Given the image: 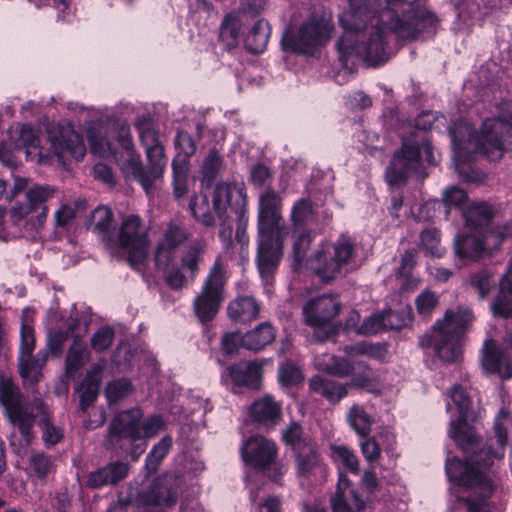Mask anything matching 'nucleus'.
I'll use <instances>...</instances> for the list:
<instances>
[{"instance_id":"obj_25","label":"nucleus","mask_w":512,"mask_h":512,"mask_svg":"<svg viewBox=\"0 0 512 512\" xmlns=\"http://www.w3.org/2000/svg\"><path fill=\"white\" fill-rule=\"evenodd\" d=\"M248 416L256 427L272 430L282 420V403L276 401L273 395L265 394L250 404Z\"/></svg>"},{"instance_id":"obj_13","label":"nucleus","mask_w":512,"mask_h":512,"mask_svg":"<svg viewBox=\"0 0 512 512\" xmlns=\"http://www.w3.org/2000/svg\"><path fill=\"white\" fill-rule=\"evenodd\" d=\"M212 205L218 219H222L226 215L227 208H230L235 213L238 220L235 238L240 244L248 242L246 232L248 224L247 195L245 188L237 184L217 183L213 190Z\"/></svg>"},{"instance_id":"obj_40","label":"nucleus","mask_w":512,"mask_h":512,"mask_svg":"<svg viewBox=\"0 0 512 512\" xmlns=\"http://www.w3.org/2000/svg\"><path fill=\"white\" fill-rule=\"evenodd\" d=\"M128 473V466L121 462L111 463L106 467L90 472L87 484L92 488H99L107 484H115Z\"/></svg>"},{"instance_id":"obj_53","label":"nucleus","mask_w":512,"mask_h":512,"mask_svg":"<svg viewBox=\"0 0 512 512\" xmlns=\"http://www.w3.org/2000/svg\"><path fill=\"white\" fill-rule=\"evenodd\" d=\"M293 242V259L296 266H301L304 262L311 243L316 237L315 230H299L292 231Z\"/></svg>"},{"instance_id":"obj_57","label":"nucleus","mask_w":512,"mask_h":512,"mask_svg":"<svg viewBox=\"0 0 512 512\" xmlns=\"http://www.w3.org/2000/svg\"><path fill=\"white\" fill-rule=\"evenodd\" d=\"M468 200L469 197L466 190L458 186H450L442 194V204L447 214L452 209L464 211L467 208Z\"/></svg>"},{"instance_id":"obj_63","label":"nucleus","mask_w":512,"mask_h":512,"mask_svg":"<svg viewBox=\"0 0 512 512\" xmlns=\"http://www.w3.org/2000/svg\"><path fill=\"white\" fill-rule=\"evenodd\" d=\"M222 166H223V158L221 157V155L219 154L217 149H215V148L211 149L203 161V165H202L203 178L207 182L213 181L217 177Z\"/></svg>"},{"instance_id":"obj_8","label":"nucleus","mask_w":512,"mask_h":512,"mask_svg":"<svg viewBox=\"0 0 512 512\" xmlns=\"http://www.w3.org/2000/svg\"><path fill=\"white\" fill-rule=\"evenodd\" d=\"M333 26L322 17L310 16L299 26L297 32L286 30L281 38L284 52L314 56L330 39Z\"/></svg>"},{"instance_id":"obj_22","label":"nucleus","mask_w":512,"mask_h":512,"mask_svg":"<svg viewBox=\"0 0 512 512\" xmlns=\"http://www.w3.org/2000/svg\"><path fill=\"white\" fill-rule=\"evenodd\" d=\"M49 141L51 149L60 164H64L69 159L80 161L86 153L82 138L71 126H61L55 130H50Z\"/></svg>"},{"instance_id":"obj_59","label":"nucleus","mask_w":512,"mask_h":512,"mask_svg":"<svg viewBox=\"0 0 512 512\" xmlns=\"http://www.w3.org/2000/svg\"><path fill=\"white\" fill-rule=\"evenodd\" d=\"M331 455L335 462L341 464L346 470L353 474H358L359 460L353 450L344 445L331 446Z\"/></svg>"},{"instance_id":"obj_38","label":"nucleus","mask_w":512,"mask_h":512,"mask_svg":"<svg viewBox=\"0 0 512 512\" xmlns=\"http://www.w3.org/2000/svg\"><path fill=\"white\" fill-rule=\"evenodd\" d=\"M275 337V328L269 322H262L242 335V346L250 351L258 352L271 344Z\"/></svg>"},{"instance_id":"obj_2","label":"nucleus","mask_w":512,"mask_h":512,"mask_svg":"<svg viewBox=\"0 0 512 512\" xmlns=\"http://www.w3.org/2000/svg\"><path fill=\"white\" fill-rule=\"evenodd\" d=\"M282 199L273 189L259 198L256 266L265 285H273L274 275L283 256L285 223Z\"/></svg>"},{"instance_id":"obj_55","label":"nucleus","mask_w":512,"mask_h":512,"mask_svg":"<svg viewBox=\"0 0 512 512\" xmlns=\"http://www.w3.org/2000/svg\"><path fill=\"white\" fill-rule=\"evenodd\" d=\"M172 172L173 196L176 200H179L188 192V162L174 158Z\"/></svg>"},{"instance_id":"obj_44","label":"nucleus","mask_w":512,"mask_h":512,"mask_svg":"<svg viewBox=\"0 0 512 512\" xmlns=\"http://www.w3.org/2000/svg\"><path fill=\"white\" fill-rule=\"evenodd\" d=\"M188 208L197 222L207 228L215 226V217L210 209L209 197L206 193L194 194L189 201Z\"/></svg>"},{"instance_id":"obj_47","label":"nucleus","mask_w":512,"mask_h":512,"mask_svg":"<svg viewBox=\"0 0 512 512\" xmlns=\"http://www.w3.org/2000/svg\"><path fill=\"white\" fill-rule=\"evenodd\" d=\"M281 439L293 453L315 442L311 437L305 435L303 426L297 421H292L282 431Z\"/></svg>"},{"instance_id":"obj_50","label":"nucleus","mask_w":512,"mask_h":512,"mask_svg":"<svg viewBox=\"0 0 512 512\" xmlns=\"http://www.w3.org/2000/svg\"><path fill=\"white\" fill-rule=\"evenodd\" d=\"M347 421L361 437H367L372 430L373 419L362 406L353 405L347 414Z\"/></svg>"},{"instance_id":"obj_27","label":"nucleus","mask_w":512,"mask_h":512,"mask_svg":"<svg viewBox=\"0 0 512 512\" xmlns=\"http://www.w3.org/2000/svg\"><path fill=\"white\" fill-rule=\"evenodd\" d=\"M178 479L170 474L156 477L149 488L142 494L147 506L173 507L178 500Z\"/></svg>"},{"instance_id":"obj_11","label":"nucleus","mask_w":512,"mask_h":512,"mask_svg":"<svg viewBox=\"0 0 512 512\" xmlns=\"http://www.w3.org/2000/svg\"><path fill=\"white\" fill-rule=\"evenodd\" d=\"M505 151H512L511 113L485 119L475 145V152L490 161L500 160Z\"/></svg>"},{"instance_id":"obj_64","label":"nucleus","mask_w":512,"mask_h":512,"mask_svg":"<svg viewBox=\"0 0 512 512\" xmlns=\"http://www.w3.org/2000/svg\"><path fill=\"white\" fill-rule=\"evenodd\" d=\"M487 236L491 244L490 254H492L501 248L505 240L512 239V221L490 228Z\"/></svg>"},{"instance_id":"obj_48","label":"nucleus","mask_w":512,"mask_h":512,"mask_svg":"<svg viewBox=\"0 0 512 512\" xmlns=\"http://www.w3.org/2000/svg\"><path fill=\"white\" fill-rule=\"evenodd\" d=\"M172 446V436L165 435L152 447L145 459V469L147 474H153L158 470L161 462L172 449Z\"/></svg>"},{"instance_id":"obj_16","label":"nucleus","mask_w":512,"mask_h":512,"mask_svg":"<svg viewBox=\"0 0 512 512\" xmlns=\"http://www.w3.org/2000/svg\"><path fill=\"white\" fill-rule=\"evenodd\" d=\"M341 304L331 296H320L308 301L303 307L305 323L314 328L313 336L319 342L334 339L337 329L331 320L339 314Z\"/></svg>"},{"instance_id":"obj_33","label":"nucleus","mask_w":512,"mask_h":512,"mask_svg":"<svg viewBox=\"0 0 512 512\" xmlns=\"http://www.w3.org/2000/svg\"><path fill=\"white\" fill-rule=\"evenodd\" d=\"M474 319L469 307H457L456 310L448 309L442 320H438L433 329H451V333L462 337Z\"/></svg>"},{"instance_id":"obj_49","label":"nucleus","mask_w":512,"mask_h":512,"mask_svg":"<svg viewBox=\"0 0 512 512\" xmlns=\"http://www.w3.org/2000/svg\"><path fill=\"white\" fill-rule=\"evenodd\" d=\"M278 383L282 388L297 387L304 381L301 368L290 360L280 362L277 370Z\"/></svg>"},{"instance_id":"obj_10","label":"nucleus","mask_w":512,"mask_h":512,"mask_svg":"<svg viewBox=\"0 0 512 512\" xmlns=\"http://www.w3.org/2000/svg\"><path fill=\"white\" fill-rule=\"evenodd\" d=\"M57 192L51 185L35 184L25 192V202L16 203L10 210L13 224L22 225L28 231L39 230L44 226L48 216L47 202Z\"/></svg>"},{"instance_id":"obj_39","label":"nucleus","mask_w":512,"mask_h":512,"mask_svg":"<svg viewBox=\"0 0 512 512\" xmlns=\"http://www.w3.org/2000/svg\"><path fill=\"white\" fill-rule=\"evenodd\" d=\"M136 364L139 371V380L150 382L157 378L160 370L159 364L151 351L142 348L138 353L133 351L130 346V372H132V367Z\"/></svg>"},{"instance_id":"obj_56","label":"nucleus","mask_w":512,"mask_h":512,"mask_svg":"<svg viewBox=\"0 0 512 512\" xmlns=\"http://www.w3.org/2000/svg\"><path fill=\"white\" fill-rule=\"evenodd\" d=\"M441 232L435 227L425 228L420 233V245L425 250L426 254L432 257L441 258L445 249L440 245Z\"/></svg>"},{"instance_id":"obj_61","label":"nucleus","mask_w":512,"mask_h":512,"mask_svg":"<svg viewBox=\"0 0 512 512\" xmlns=\"http://www.w3.org/2000/svg\"><path fill=\"white\" fill-rule=\"evenodd\" d=\"M386 331L383 311H377L364 318L356 332L359 335H376Z\"/></svg>"},{"instance_id":"obj_21","label":"nucleus","mask_w":512,"mask_h":512,"mask_svg":"<svg viewBox=\"0 0 512 512\" xmlns=\"http://www.w3.org/2000/svg\"><path fill=\"white\" fill-rule=\"evenodd\" d=\"M263 362L259 360H241L227 366L222 372V379L240 389L259 391L263 384Z\"/></svg>"},{"instance_id":"obj_20","label":"nucleus","mask_w":512,"mask_h":512,"mask_svg":"<svg viewBox=\"0 0 512 512\" xmlns=\"http://www.w3.org/2000/svg\"><path fill=\"white\" fill-rule=\"evenodd\" d=\"M240 453L243 462L257 471H265L275 464L278 456L276 443L263 436H251L243 442Z\"/></svg>"},{"instance_id":"obj_37","label":"nucleus","mask_w":512,"mask_h":512,"mask_svg":"<svg viewBox=\"0 0 512 512\" xmlns=\"http://www.w3.org/2000/svg\"><path fill=\"white\" fill-rule=\"evenodd\" d=\"M101 373L102 367L100 365H94L87 371L84 379L78 385L76 392L79 394L80 408L82 411H86L96 400L101 383Z\"/></svg>"},{"instance_id":"obj_17","label":"nucleus","mask_w":512,"mask_h":512,"mask_svg":"<svg viewBox=\"0 0 512 512\" xmlns=\"http://www.w3.org/2000/svg\"><path fill=\"white\" fill-rule=\"evenodd\" d=\"M113 213L106 206H99L93 210L90 217L92 231L103 235L106 248L113 257L128 260V220H123L118 230L109 232Z\"/></svg>"},{"instance_id":"obj_14","label":"nucleus","mask_w":512,"mask_h":512,"mask_svg":"<svg viewBox=\"0 0 512 512\" xmlns=\"http://www.w3.org/2000/svg\"><path fill=\"white\" fill-rule=\"evenodd\" d=\"M90 151L99 157H113L125 169L124 157L128 154V127L116 120H109L98 133L88 132Z\"/></svg>"},{"instance_id":"obj_18","label":"nucleus","mask_w":512,"mask_h":512,"mask_svg":"<svg viewBox=\"0 0 512 512\" xmlns=\"http://www.w3.org/2000/svg\"><path fill=\"white\" fill-rule=\"evenodd\" d=\"M189 231L180 224L169 222L154 250V265L166 271L175 261L178 249L189 239Z\"/></svg>"},{"instance_id":"obj_6","label":"nucleus","mask_w":512,"mask_h":512,"mask_svg":"<svg viewBox=\"0 0 512 512\" xmlns=\"http://www.w3.org/2000/svg\"><path fill=\"white\" fill-rule=\"evenodd\" d=\"M494 440L496 447L493 443H486L482 447V439L477 448L468 451L461 449L468 456V463L462 472L457 486L468 488L478 487L487 488L491 485L490 480L485 475V472L490 470L494 465L495 460H501L505 455V446L508 441V433L505 426L496 421L494 423Z\"/></svg>"},{"instance_id":"obj_32","label":"nucleus","mask_w":512,"mask_h":512,"mask_svg":"<svg viewBox=\"0 0 512 512\" xmlns=\"http://www.w3.org/2000/svg\"><path fill=\"white\" fill-rule=\"evenodd\" d=\"M260 313V304L252 296H238L227 306L228 318L234 324L245 325L256 320Z\"/></svg>"},{"instance_id":"obj_54","label":"nucleus","mask_w":512,"mask_h":512,"mask_svg":"<svg viewBox=\"0 0 512 512\" xmlns=\"http://www.w3.org/2000/svg\"><path fill=\"white\" fill-rule=\"evenodd\" d=\"M385 318V328L387 330H400L413 321V310L410 306L401 307L399 309L383 310Z\"/></svg>"},{"instance_id":"obj_42","label":"nucleus","mask_w":512,"mask_h":512,"mask_svg":"<svg viewBox=\"0 0 512 512\" xmlns=\"http://www.w3.org/2000/svg\"><path fill=\"white\" fill-rule=\"evenodd\" d=\"M47 361V352L39 351L35 356H18L19 373L23 380L35 384L41 377V370Z\"/></svg>"},{"instance_id":"obj_9","label":"nucleus","mask_w":512,"mask_h":512,"mask_svg":"<svg viewBox=\"0 0 512 512\" xmlns=\"http://www.w3.org/2000/svg\"><path fill=\"white\" fill-rule=\"evenodd\" d=\"M0 403L5 408L9 422L19 429L24 444L30 445L34 439V400L24 402L19 388L3 373H0Z\"/></svg>"},{"instance_id":"obj_7","label":"nucleus","mask_w":512,"mask_h":512,"mask_svg":"<svg viewBox=\"0 0 512 512\" xmlns=\"http://www.w3.org/2000/svg\"><path fill=\"white\" fill-rule=\"evenodd\" d=\"M226 271L217 257L193 300V311L199 323L208 327L217 317L225 299Z\"/></svg>"},{"instance_id":"obj_52","label":"nucleus","mask_w":512,"mask_h":512,"mask_svg":"<svg viewBox=\"0 0 512 512\" xmlns=\"http://www.w3.org/2000/svg\"><path fill=\"white\" fill-rule=\"evenodd\" d=\"M85 345L81 340H74L65 358V377L72 379L85 364Z\"/></svg>"},{"instance_id":"obj_31","label":"nucleus","mask_w":512,"mask_h":512,"mask_svg":"<svg viewBox=\"0 0 512 512\" xmlns=\"http://www.w3.org/2000/svg\"><path fill=\"white\" fill-rule=\"evenodd\" d=\"M290 220L292 231L315 230L318 223L316 204L309 197L296 200L291 208Z\"/></svg>"},{"instance_id":"obj_3","label":"nucleus","mask_w":512,"mask_h":512,"mask_svg":"<svg viewBox=\"0 0 512 512\" xmlns=\"http://www.w3.org/2000/svg\"><path fill=\"white\" fill-rule=\"evenodd\" d=\"M134 126L144 148L147 163L142 162L135 145L130 140V178L137 182L146 196L151 199L156 193V183L163 178L167 166L165 148L160 141V132L152 116L144 114L137 117Z\"/></svg>"},{"instance_id":"obj_23","label":"nucleus","mask_w":512,"mask_h":512,"mask_svg":"<svg viewBox=\"0 0 512 512\" xmlns=\"http://www.w3.org/2000/svg\"><path fill=\"white\" fill-rule=\"evenodd\" d=\"M132 409H130V414ZM167 429V424L161 414H153L142 421L134 420L130 416V459L137 461L146 449L147 439L156 437L161 431Z\"/></svg>"},{"instance_id":"obj_34","label":"nucleus","mask_w":512,"mask_h":512,"mask_svg":"<svg viewBox=\"0 0 512 512\" xmlns=\"http://www.w3.org/2000/svg\"><path fill=\"white\" fill-rule=\"evenodd\" d=\"M466 226L472 231L489 233V226L494 218V211L491 205L486 202H478L468 206L463 211Z\"/></svg>"},{"instance_id":"obj_24","label":"nucleus","mask_w":512,"mask_h":512,"mask_svg":"<svg viewBox=\"0 0 512 512\" xmlns=\"http://www.w3.org/2000/svg\"><path fill=\"white\" fill-rule=\"evenodd\" d=\"M149 245L148 229L143 227L142 219L130 214V268L140 272L146 282L151 278V273L145 272Z\"/></svg>"},{"instance_id":"obj_41","label":"nucleus","mask_w":512,"mask_h":512,"mask_svg":"<svg viewBox=\"0 0 512 512\" xmlns=\"http://www.w3.org/2000/svg\"><path fill=\"white\" fill-rule=\"evenodd\" d=\"M270 34L271 28L268 21L257 20L244 40L246 50L254 55L261 54L266 49Z\"/></svg>"},{"instance_id":"obj_4","label":"nucleus","mask_w":512,"mask_h":512,"mask_svg":"<svg viewBox=\"0 0 512 512\" xmlns=\"http://www.w3.org/2000/svg\"><path fill=\"white\" fill-rule=\"evenodd\" d=\"M385 28L375 26L370 33H343L336 42L338 61L343 69L354 73L360 62L379 67L389 59Z\"/></svg>"},{"instance_id":"obj_51","label":"nucleus","mask_w":512,"mask_h":512,"mask_svg":"<svg viewBox=\"0 0 512 512\" xmlns=\"http://www.w3.org/2000/svg\"><path fill=\"white\" fill-rule=\"evenodd\" d=\"M345 352L349 355H366L382 362L388 354V347L386 343H368L362 341L346 346Z\"/></svg>"},{"instance_id":"obj_43","label":"nucleus","mask_w":512,"mask_h":512,"mask_svg":"<svg viewBox=\"0 0 512 512\" xmlns=\"http://www.w3.org/2000/svg\"><path fill=\"white\" fill-rule=\"evenodd\" d=\"M40 140L38 132L29 124H24L19 130V136L15 143L18 149L25 148L27 158H38L39 163H45V157L39 146Z\"/></svg>"},{"instance_id":"obj_46","label":"nucleus","mask_w":512,"mask_h":512,"mask_svg":"<svg viewBox=\"0 0 512 512\" xmlns=\"http://www.w3.org/2000/svg\"><path fill=\"white\" fill-rule=\"evenodd\" d=\"M241 22L233 13L224 16L219 31V41L224 45L226 51H231L238 45Z\"/></svg>"},{"instance_id":"obj_19","label":"nucleus","mask_w":512,"mask_h":512,"mask_svg":"<svg viewBox=\"0 0 512 512\" xmlns=\"http://www.w3.org/2000/svg\"><path fill=\"white\" fill-rule=\"evenodd\" d=\"M354 387L371 391L373 381L364 374H358L352 377L349 383H338L334 380L324 378L320 375H314L309 380V388L312 392L319 394L332 404L339 403L348 395V388Z\"/></svg>"},{"instance_id":"obj_58","label":"nucleus","mask_w":512,"mask_h":512,"mask_svg":"<svg viewBox=\"0 0 512 512\" xmlns=\"http://www.w3.org/2000/svg\"><path fill=\"white\" fill-rule=\"evenodd\" d=\"M29 465L34 475L41 481H45L55 468L52 457L39 451L31 453Z\"/></svg>"},{"instance_id":"obj_35","label":"nucleus","mask_w":512,"mask_h":512,"mask_svg":"<svg viewBox=\"0 0 512 512\" xmlns=\"http://www.w3.org/2000/svg\"><path fill=\"white\" fill-rule=\"evenodd\" d=\"M34 415L35 420L38 418V426L45 446L53 447L59 443L64 436L63 430L51 422L48 408L38 398L34 399Z\"/></svg>"},{"instance_id":"obj_28","label":"nucleus","mask_w":512,"mask_h":512,"mask_svg":"<svg viewBox=\"0 0 512 512\" xmlns=\"http://www.w3.org/2000/svg\"><path fill=\"white\" fill-rule=\"evenodd\" d=\"M488 236L481 232L459 233L454 239L455 256L463 262L478 261L490 249Z\"/></svg>"},{"instance_id":"obj_26","label":"nucleus","mask_w":512,"mask_h":512,"mask_svg":"<svg viewBox=\"0 0 512 512\" xmlns=\"http://www.w3.org/2000/svg\"><path fill=\"white\" fill-rule=\"evenodd\" d=\"M332 512H361L369 502L352 486L345 472L340 471L334 495L330 499Z\"/></svg>"},{"instance_id":"obj_30","label":"nucleus","mask_w":512,"mask_h":512,"mask_svg":"<svg viewBox=\"0 0 512 512\" xmlns=\"http://www.w3.org/2000/svg\"><path fill=\"white\" fill-rule=\"evenodd\" d=\"M482 366L488 373L498 374L502 379L512 378V361L507 358L505 351L499 348L493 339L485 341Z\"/></svg>"},{"instance_id":"obj_36","label":"nucleus","mask_w":512,"mask_h":512,"mask_svg":"<svg viewBox=\"0 0 512 512\" xmlns=\"http://www.w3.org/2000/svg\"><path fill=\"white\" fill-rule=\"evenodd\" d=\"M295 470L299 478H309L322 465V458L316 442L293 453Z\"/></svg>"},{"instance_id":"obj_5","label":"nucleus","mask_w":512,"mask_h":512,"mask_svg":"<svg viewBox=\"0 0 512 512\" xmlns=\"http://www.w3.org/2000/svg\"><path fill=\"white\" fill-rule=\"evenodd\" d=\"M421 151L429 165H436L434 149L428 135L410 132L402 138L401 147L394 152L385 170V180L389 186L406 184L409 176L421 166Z\"/></svg>"},{"instance_id":"obj_29","label":"nucleus","mask_w":512,"mask_h":512,"mask_svg":"<svg viewBox=\"0 0 512 512\" xmlns=\"http://www.w3.org/2000/svg\"><path fill=\"white\" fill-rule=\"evenodd\" d=\"M461 337L451 333V329H434V336L429 337L427 342L424 338L420 339L423 347H428L433 343L436 356L447 363L457 361L461 354Z\"/></svg>"},{"instance_id":"obj_45","label":"nucleus","mask_w":512,"mask_h":512,"mask_svg":"<svg viewBox=\"0 0 512 512\" xmlns=\"http://www.w3.org/2000/svg\"><path fill=\"white\" fill-rule=\"evenodd\" d=\"M206 252V244L203 240L194 239L188 245L181 257V268L188 270L194 279L199 271V264L203 261Z\"/></svg>"},{"instance_id":"obj_12","label":"nucleus","mask_w":512,"mask_h":512,"mask_svg":"<svg viewBox=\"0 0 512 512\" xmlns=\"http://www.w3.org/2000/svg\"><path fill=\"white\" fill-rule=\"evenodd\" d=\"M356 244L350 238L341 236L333 244L321 247L309 259L315 275L324 283L335 280L342 269L354 257Z\"/></svg>"},{"instance_id":"obj_15","label":"nucleus","mask_w":512,"mask_h":512,"mask_svg":"<svg viewBox=\"0 0 512 512\" xmlns=\"http://www.w3.org/2000/svg\"><path fill=\"white\" fill-rule=\"evenodd\" d=\"M450 398L457 407L458 416L450 423L449 435L460 449L471 451L480 444V436L468 424V420L473 419L472 400L460 384L452 387Z\"/></svg>"},{"instance_id":"obj_60","label":"nucleus","mask_w":512,"mask_h":512,"mask_svg":"<svg viewBox=\"0 0 512 512\" xmlns=\"http://www.w3.org/2000/svg\"><path fill=\"white\" fill-rule=\"evenodd\" d=\"M174 145L177 151V157L183 156L181 161L188 162V159L196 152L197 145L190 133L184 130H179L174 138Z\"/></svg>"},{"instance_id":"obj_62","label":"nucleus","mask_w":512,"mask_h":512,"mask_svg":"<svg viewBox=\"0 0 512 512\" xmlns=\"http://www.w3.org/2000/svg\"><path fill=\"white\" fill-rule=\"evenodd\" d=\"M126 438H128V413L123 412L113 419L108 439L112 445H120Z\"/></svg>"},{"instance_id":"obj_1","label":"nucleus","mask_w":512,"mask_h":512,"mask_svg":"<svg viewBox=\"0 0 512 512\" xmlns=\"http://www.w3.org/2000/svg\"><path fill=\"white\" fill-rule=\"evenodd\" d=\"M350 11L340 22L344 33H362L374 18L399 41L432 40L441 27V18L426 0H386L381 11L379 0H349Z\"/></svg>"}]
</instances>
